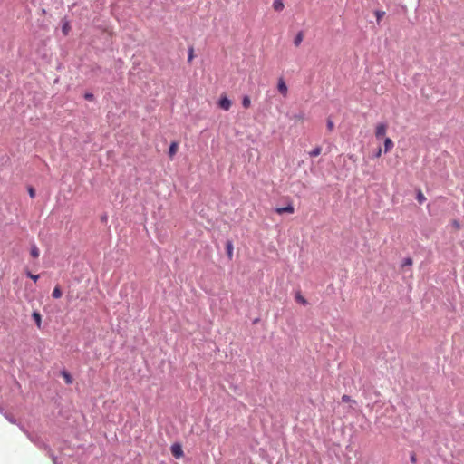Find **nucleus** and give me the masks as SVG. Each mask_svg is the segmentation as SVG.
I'll return each mask as SVG.
<instances>
[{
	"mask_svg": "<svg viewBox=\"0 0 464 464\" xmlns=\"http://www.w3.org/2000/svg\"><path fill=\"white\" fill-rule=\"evenodd\" d=\"M412 265V259L411 257H406L402 260L401 266H410Z\"/></svg>",
	"mask_w": 464,
	"mask_h": 464,
	"instance_id": "obj_24",
	"label": "nucleus"
},
{
	"mask_svg": "<svg viewBox=\"0 0 464 464\" xmlns=\"http://www.w3.org/2000/svg\"><path fill=\"white\" fill-rule=\"evenodd\" d=\"M2 72H3V69L0 70V73H2Z\"/></svg>",
	"mask_w": 464,
	"mask_h": 464,
	"instance_id": "obj_34",
	"label": "nucleus"
},
{
	"mask_svg": "<svg viewBox=\"0 0 464 464\" xmlns=\"http://www.w3.org/2000/svg\"><path fill=\"white\" fill-rule=\"evenodd\" d=\"M342 401H344V402H348V401H351V397L348 396V395H343Z\"/></svg>",
	"mask_w": 464,
	"mask_h": 464,
	"instance_id": "obj_30",
	"label": "nucleus"
},
{
	"mask_svg": "<svg viewBox=\"0 0 464 464\" xmlns=\"http://www.w3.org/2000/svg\"><path fill=\"white\" fill-rule=\"evenodd\" d=\"M84 99L92 102L94 100V95L92 92H85Z\"/></svg>",
	"mask_w": 464,
	"mask_h": 464,
	"instance_id": "obj_26",
	"label": "nucleus"
},
{
	"mask_svg": "<svg viewBox=\"0 0 464 464\" xmlns=\"http://www.w3.org/2000/svg\"><path fill=\"white\" fill-rule=\"evenodd\" d=\"M226 251H227L228 258L231 259L232 256H233V244H232V241L227 240L226 242Z\"/></svg>",
	"mask_w": 464,
	"mask_h": 464,
	"instance_id": "obj_10",
	"label": "nucleus"
},
{
	"mask_svg": "<svg viewBox=\"0 0 464 464\" xmlns=\"http://www.w3.org/2000/svg\"><path fill=\"white\" fill-rule=\"evenodd\" d=\"M67 29H68V25H67V24H64V25L63 26V31L64 32V34H67Z\"/></svg>",
	"mask_w": 464,
	"mask_h": 464,
	"instance_id": "obj_32",
	"label": "nucleus"
},
{
	"mask_svg": "<svg viewBox=\"0 0 464 464\" xmlns=\"http://www.w3.org/2000/svg\"><path fill=\"white\" fill-rule=\"evenodd\" d=\"M285 5L283 0H274L273 8L276 12H281L284 9Z\"/></svg>",
	"mask_w": 464,
	"mask_h": 464,
	"instance_id": "obj_8",
	"label": "nucleus"
},
{
	"mask_svg": "<svg viewBox=\"0 0 464 464\" xmlns=\"http://www.w3.org/2000/svg\"><path fill=\"white\" fill-rule=\"evenodd\" d=\"M393 141L390 138L384 140V152L387 153L393 147Z\"/></svg>",
	"mask_w": 464,
	"mask_h": 464,
	"instance_id": "obj_12",
	"label": "nucleus"
},
{
	"mask_svg": "<svg viewBox=\"0 0 464 464\" xmlns=\"http://www.w3.org/2000/svg\"><path fill=\"white\" fill-rule=\"evenodd\" d=\"M326 127L329 131H332L334 130V123L331 118L327 119Z\"/></svg>",
	"mask_w": 464,
	"mask_h": 464,
	"instance_id": "obj_23",
	"label": "nucleus"
},
{
	"mask_svg": "<svg viewBox=\"0 0 464 464\" xmlns=\"http://www.w3.org/2000/svg\"><path fill=\"white\" fill-rule=\"evenodd\" d=\"M170 450H171L172 455L176 459H180L184 455L182 447L179 443L172 444L170 447Z\"/></svg>",
	"mask_w": 464,
	"mask_h": 464,
	"instance_id": "obj_2",
	"label": "nucleus"
},
{
	"mask_svg": "<svg viewBox=\"0 0 464 464\" xmlns=\"http://www.w3.org/2000/svg\"><path fill=\"white\" fill-rule=\"evenodd\" d=\"M30 255H31L34 258H37V257H39V256H40L39 248L37 247V246H36L34 243L31 244V247H30Z\"/></svg>",
	"mask_w": 464,
	"mask_h": 464,
	"instance_id": "obj_7",
	"label": "nucleus"
},
{
	"mask_svg": "<svg viewBox=\"0 0 464 464\" xmlns=\"http://www.w3.org/2000/svg\"><path fill=\"white\" fill-rule=\"evenodd\" d=\"M218 105L224 111H228L231 107V101L227 96H223L219 99Z\"/></svg>",
	"mask_w": 464,
	"mask_h": 464,
	"instance_id": "obj_4",
	"label": "nucleus"
},
{
	"mask_svg": "<svg viewBox=\"0 0 464 464\" xmlns=\"http://www.w3.org/2000/svg\"><path fill=\"white\" fill-rule=\"evenodd\" d=\"M32 317L34 318L38 328H41L42 316L37 311L33 312Z\"/></svg>",
	"mask_w": 464,
	"mask_h": 464,
	"instance_id": "obj_11",
	"label": "nucleus"
},
{
	"mask_svg": "<svg viewBox=\"0 0 464 464\" xmlns=\"http://www.w3.org/2000/svg\"><path fill=\"white\" fill-rule=\"evenodd\" d=\"M321 151H322L321 147L316 146L309 152V155H310V157H317L318 155H320Z\"/></svg>",
	"mask_w": 464,
	"mask_h": 464,
	"instance_id": "obj_18",
	"label": "nucleus"
},
{
	"mask_svg": "<svg viewBox=\"0 0 464 464\" xmlns=\"http://www.w3.org/2000/svg\"><path fill=\"white\" fill-rule=\"evenodd\" d=\"M28 193L31 198H34L35 197V190L33 187H30L28 188Z\"/></svg>",
	"mask_w": 464,
	"mask_h": 464,
	"instance_id": "obj_28",
	"label": "nucleus"
},
{
	"mask_svg": "<svg viewBox=\"0 0 464 464\" xmlns=\"http://www.w3.org/2000/svg\"><path fill=\"white\" fill-rule=\"evenodd\" d=\"M295 300L297 303L305 305L307 304V300L300 294V292H297L295 294Z\"/></svg>",
	"mask_w": 464,
	"mask_h": 464,
	"instance_id": "obj_14",
	"label": "nucleus"
},
{
	"mask_svg": "<svg viewBox=\"0 0 464 464\" xmlns=\"http://www.w3.org/2000/svg\"><path fill=\"white\" fill-rule=\"evenodd\" d=\"M304 40V33L303 31H300L296 34L295 39H294V44L295 46H299L301 44V43L303 42Z\"/></svg>",
	"mask_w": 464,
	"mask_h": 464,
	"instance_id": "obj_9",
	"label": "nucleus"
},
{
	"mask_svg": "<svg viewBox=\"0 0 464 464\" xmlns=\"http://www.w3.org/2000/svg\"><path fill=\"white\" fill-rule=\"evenodd\" d=\"M251 100L248 95H245L242 99V106L246 109L249 108Z\"/></svg>",
	"mask_w": 464,
	"mask_h": 464,
	"instance_id": "obj_17",
	"label": "nucleus"
},
{
	"mask_svg": "<svg viewBox=\"0 0 464 464\" xmlns=\"http://www.w3.org/2000/svg\"><path fill=\"white\" fill-rule=\"evenodd\" d=\"M382 149L379 148L378 150L375 152L374 157L378 158L382 155Z\"/></svg>",
	"mask_w": 464,
	"mask_h": 464,
	"instance_id": "obj_31",
	"label": "nucleus"
},
{
	"mask_svg": "<svg viewBox=\"0 0 464 464\" xmlns=\"http://www.w3.org/2000/svg\"><path fill=\"white\" fill-rule=\"evenodd\" d=\"M277 89H278V92L283 95V96H286L287 95V92H288V88L284 81L283 78H279L278 80V83H277Z\"/></svg>",
	"mask_w": 464,
	"mask_h": 464,
	"instance_id": "obj_5",
	"label": "nucleus"
},
{
	"mask_svg": "<svg viewBox=\"0 0 464 464\" xmlns=\"http://www.w3.org/2000/svg\"><path fill=\"white\" fill-rule=\"evenodd\" d=\"M25 275H26L27 277L33 279L34 282H37V280L39 279V276L38 275H34L29 270L25 271Z\"/></svg>",
	"mask_w": 464,
	"mask_h": 464,
	"instance_id": "obj_22",
	"label": "nucleus"
},
{
	"mask_svg": "<svg viewBox=\"0 0 464 464\" xmlns=\"http://www.w3.org/2000/svg\"><path fill=\"white\" fill-rule=\"evenodd\" d=\"M387 124L384 122L378 123L375 129V136L377 139L383 137L386 134Z\"/></svg>",
	"mask_w": 464,
	"mask_h": 464,
	"instance_id": "obj_3",
	"label": "nucleus"
},
{
	"mask_svg": "<svg viewBox=\"0 0 464 464\" xmlns=\"http://www.w3.org/2000/svg\"><path fill=\"white\" fill-rule=\"evenodd\" d=\"M410 460L413 464H415L417 462V457H416V454L414 452L411 453Z\"/></svg>",
	"mask_w": 464,
	"mask_h": 464,
	"instance_id": "obj_29",
	"label": "nucleus"
},
{
	"mask_svg": "<svg viewBox=\"0 0 464 464\" xmlns=\"http://www.w3.org/2000/svg\"><path fill=\"white\" fill-rule=\"evenodd\" d=\"M0 413L3 415V413H7L6 411H5V409L3 408V406L0 405Z\"/></svg>",
	"mask_w": 464,
	"mask_h": 464,
	"instance_id": "obj_33",
	"label": "nucleus"
},
{
	"mask_svg": "<svg viewBox=\"0 0 464 464\" xmlns=\"http://www.w3.org/2000/svg\"><path fill=\"white\" fill-rule=\"evenodd\" d=\"M193 57H194V49H193V47H189L188 61L190 63L192 61Z\"/></svg>",
	"mask_w": 464,
	"mask_h": 464,
	"instance_id": "obj_25",
	"label": "nucleus"
},
{
	"mask_svg": "<svg viewBox=\"0 0 464 464\" xmlns=\"http://www.w3.org/2000/svg\"><path fill=\"white\" fill-rule=\"evenodd\" d=\"M3 416L12 424H17L16 419L11 413H3Z\"/></svg>",
	"mask_w": 464,
	"mask_h": 464,
	"instance_id": "obj_16",
	"label": "nucleus"
},
{
	"mask_svg": "<svg viewBox=\"0 0 464 464\" xmlns=\"http://www.w3.org/2000/svg\"><path fill=\"white\" fill-rule=\"evenodd\" d=\"M63 293H62V290L59 286H55L53 293H52V296L54 298V299H58L62 296Z\"/></svg>",
	"mask_w": 464,
	"mask_h": 464,
	"instance_id": "obj_15",
	"label": "nucleus"
},
{
	"mask_svg": "<svg viewBox=\"0 0 464 464\" xmlns=\"http://www.w3.org/2000/svg\"><path fill=\"white\" fill-rule=\"evenodd\" d=\"M416 199L420 204L424 203L426 200L424 194L420 189L417 191Z\"/></svg>",
	"mask_w": 464,
	"mask_h": 464,
	"instance_id": "obj_19",
	"label": "nucleus"
},
{
	"mask_svg": "<svg viewBox=\"0 0 464 464\" xmlns=\"http://www.w3.org/2000/svg\"><path fill=\"white\" fill-rule=\"evenodd\" d=\"M62 375L63 376V378L65 380V382L67 384H71L72 382V378L71 374L68 372L63 371L62 372Z\"/></svg>",
	"mask_w": 464,
	"mask_h": 464,
	"instance_id": "obj_20",
	"label": "nucleus"
},
{
	"mask_svg": "<svg viewBox=\"0 0 464 464\" xmlns=\"http://www.w3.org/2000/svg\"><path fill=\"white\" fill-rule=\"evenodd\" d=\"M177 150H178V143L171 142V144L169 145V155L170 158L176 154Z\"/></svg>",
	"mask_w": 464,
	"mask_h": 464,
	"instance_id": "obj_13",
	"label": "nucleus"
},
{
	"mask_svg": "<svg viewBox=\"0 0 464 464\" xmlns=\"http://www.w3.org/2000/svg\"><path fill=\"white\" fill-rule=\"evenodd\" d=\"M295 209H294V207L292 204H288L287 206L285 207H282V208H277L276 209V212L278 213V214H283V213H294Z\"/></svg>",
	"mask_w": 464,
	"mask_h": 464,
	"instance_id": "obj_6",
	"label": "nucleus"
},
{
	"mask_svg": "<svg viewBox=\"0 0 464 464\" xmlns=\"http://www.w3.org/2000/svg\"><path fill=\"white\" fill-rule=\"evenodd\" d=\"M374 14L376 16L377 22L380 23L381 19L385 15V12L381 10H376L374 12Z\"/></svg>",
	"mask_w": 464,
	"mask_h": 464,
	"instance_id": "obj_21",
	"label": "nucleus"
},
{
	"mask_svg": "<svg viewBox=\"0 0 464 464\" xmlns=\"http://www.w3.org/2000/svg\"><path fill=\"white\" fill-rule=\"evenodd\" d=\"M28 439L33 442L38 449L44 450L46 454L52 459L53 464H58L57 457L53 454L52 449L46 444L43 439L35 434H28Z\"/></svg>",
	"mask_w": 464,
	"mask_h": 464,
	"instance_id": "obj_1",
	"label": "nucleus"
},
{
	"mask_svg": "<svg viewBox=\"0 0 464 464\" xmlns=\"http://www.w3.org/2000/svg\"><path fill=\"white\" fill-rule=\"evenodd\" d=\"M19 429L28 437V434H31L25 428L24 425H22L21 423H18L16 424Z\"/></svg>",
	"mask_w": 464,
	"mask_h": 464,
	"instance_id": "obj_27",
	"label": "nucleus"
}]
</instances>
